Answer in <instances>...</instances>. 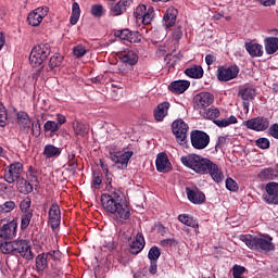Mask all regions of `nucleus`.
Listing matches in <instances>:
<instances>
[{"label": "nucleus", "mask_w": 278, "mask_h": 278, "mask_svg": "<svg viewBox=\"0 0 278 278\" xmlns=\"http://www.w3.org/2000/svg\"><path fill=\"white\" fill-rule=\"evenodd\" d=\"M200 116H203V118H207L208 121H214V118L220 116V111L216 108H210L207 111H200Z\"/></svg>", "instance_id": "obj_34"}, {"label": "nucleus", "mask_w": 278, "mask_h": 278, "mask_svg": "<svg viewBox=\"0 0 278 278\" xmlns=\"http://www.w3.org/2000/svg\"><path fill=\"white\" fill-rule=\"evenodd\" d=\"M214 103V96L210 92H200L193 98V108L194 110H199V114L205 110V108H210Z\"/></svg>", "instance_id": "obj_6"}, {"label": "nucleus", "mask_w": 278, "mask_h": 278, "mask_svg": "<svg viewBox=\"0 0 278 278\" xmlns=\"http://www.w3.org/2000/svg\"><path fill=\"white\" fill-rule=\"evenodd\" d=\"M177 14L179 12L175 8H168L163 16V25L165 29H168V27H173L177 21Z\"/></svg>", "instance_id": "obj_19"}, {"label": "nucleus", "mask_w": 278, "mask_h": 278, "mask_svg": "<svg viewBox=\"0 0 278 278\" xmlns=\"http://www.w3.org/2000/svg\"><path fill=\"white\" fill-rule=\"evenodd\" d=\"M56 119H58V123L56 125H59L60 127H62V125H64L66 123V117L64 115H56Z\"/></svg>", "instance_id": "obj_63"}, {"label": "nucleus", "mask_w": 278, "mask_h": 278, "mask_svg": "<svg viewBox=\"0 0 278 278\" xmlns=\"http://www.w3.org/2000/svg\"><path fill=\"white\" fill-rule=\"evenodd\" d=\"M51 53V47L49 43H40L36 46L29 55V62L31 66H40Z\"/></svg>", "instance_id": "obj_5"}, {"label": "nucleus", "mask_w": 278, "mask_h": 278, "mask_svg": "<svg viewBox=\"0 0 278 278\" xmlns=\"http://www.w3.org/2000/svg\"><path fill=\"white\" fill-rule=\"evenodd\" d=\"M87 51L88 50L83 45H77L73 48V54L75 55V58H84Z\"/></svg>", "instance_id": "obj_46"}, {"label": "nucleus", "mask_w": 278, "mask_h": 278, "mask_svg": "<svg viewBox=\"0 0 278 278\" xmlns=\"http://www.w3.org/2000/svg\"><path fill=\"white\" fill-rule=\"evenodd\" d=\"M29 223H31V213H25L22 216V229H27V227H29Z\"/></svg>", "instance_id": "obj_52"}, {"label": "nucleus", "mask_w": 278, "mask_h": 278, "mask_svg": "<svg viewBox=\"0 0 278 278\" xmlns=\"http://www.w3.org/2000/svg\"><path fill=\"white\" fill-rule=\"evenodd\" d=\"M16 207L15 201H7L3 204H0V214H10Z\"/></svg>", "instance_id": "obj_38"}, {"label": "nucleus", "mask_w": 278, "mask_h": 278, "mask_svg": "<svg viewBox=\"0 0 278 278\" xmlns=\"http://www.w3.org/2000/svg\"><path fill=\"white\" fill-rule=\"evenodd\" d=\"M239 73L240 68H238V66H222L217 70V79L219 81H231V79H236L238 77Z\"/></svg>", "instance_id": "obj_11"}, {"label": "nucleus", "mask_w": 278, "mask_h": 278, "mask_svg": "<svg viewBox=\"0 0 278 278\" xmlns=\"http://www.w3.org/2000/svg\"><path fill=\"white\" fill-rule=\"evenodd\" d=\"M0 250L4 254L13 253V255H21V257L28 262L34 260V252H31V247L26 240H15L12 242L5 241L4 243H1Z\"/></svg>", "instance_id": "obj_3"}, {"label": "nucleus", "mask_w": 278, "mask_h": 278, "mask_svg": "<svg viewBox=\"0 0 278 278\" xmlns=\"http://www.w3.org/2000/svg\"><path fill=\"white\" fill-rule=\"evenodd\" d=\"M47 14H49V8H37L35 11L28 14V25H31V27H38Z\"/></svg>", "instance_id": "obj_12"}, {"label": "nucleus", "mask_w": 278, "mask_h": 278, "mask_svg": "<svg viewBox=\"0 0 278 278\" xmlns=\"http://www.w3.org/2000/svg\"><path fill=\"white\" fill-rule=\"evenodd\" d=\"M261 5H264V8H270V5H275L277 0H256Z\"/></svg>", "instance_id": "obj_59"}, {"label": "nucleus", "mask_w": 278, "mask_h": 278, "mask_svg": "<svg viewBox=\"0 0 278 278\" xmlns=\"http://www.w3.org/2000/svg\"><path fill=\"white\" fill-rule=\"evenodd\" d=\"M242 242L254 251H273L275 244H273V238L270 236L253 237L251 235H244L241 237Z\"/></svg>", "instance_id": "obj_4"}, {"label": "nucleus", "mask_w": 278, "mask_h": 278, "mask_svg": "<svg viewBox=\"0 0 278 278\" xmlns=\"http://www.w3.org/2000/svg\"><path fill=\"white\" fill-rule=\"evenodd\" d=\"M214 123L217 125V127H229V125H236L238 123V118L236 116L231 115L228 118L224 119H216Z\"/></svg>", "instance_id": "obj_36"}, {"label": "nucleus", "mask_w": 278, "mask_h": 278, "mask_svg": "<svg viewBox=\"0 0 278 278\" xmlns=\"http://www.w3.org/2000/svg\"><path fill=\"white\" fill-rule=\"evenodd\" d=\"M168 53V47L166 46H161L156 52L157 55H165Z\"/></svg>", "instance_id": "obj_64"}, {"label": "nucleus", "mask_w": 278, "mask_h": 278, "mask_svg": "<svg viewBox=\"0 0 278 278\" xmlns=\"http://www.w3.org/2000/svg\"><path fill=\"white\" fill-rule=\"evenodd\" d=\"M256 146H258L260 149H268L270 141L267 138H260L256 140Z\"/></svg>", "instance_id": "obj_55"}, {"label": "nucleus", "mask_w": 278, "mask_h": 278, "mask_svg": "<svg viewBox=\"0 0 278 278\" xmlns=\"http://www.w3.org/2000/svg\"><path fill=\"white\" fill-rule=\"evenodd\" d=\"M170 109V103L162 102L154 110V118L159 123H162L164 118L168 115V110Z\"/></svg>", "instance_id": "obj_23"}, {"label": "nucleus", "mask_w": 278, "mask_h": 278, "mask_svg": "<svg viewBox=\"0 0 278 278\" xmlns=\"http://www.w3.org/2000/svg\"><path fill=\"white\" fill-rule=\"evenodd\" d=\"M62 60H64V58L60 54H55V55L51 56V59L49 61L50 68H58V66H60L62 64Z\"/></svg>", "instance_id": "obj_45"}, {"label": "nucleus", "mask_w": 278, "mask_h": 278, "mask_svg": "<svg viewBox=\"0 0 278 278\" xmlns=\"http://www.w3.org/2000/svg\"><path fill=\"white\" fill-rule=\"evenodd\" d=\"M160 255H162V253L157 247H152L148 253V257L152 262H157V260H160Z\"/></svg>", "instance_id": "obj_42"}, {"label": "nucleus", "mask_w": 278, "mask_h": 278, "mask_svg": "<svg viewBox=\"0 0 278 278\" xmlns=\"http://www.w3.org/2000/svg\"><path fill=\"white\" fill-rule=\"evenodd\" d=\"M103 5L101 4H93L91 7V14L92 16H96V18H101V16H103Z\"/></svg>", "instance_id": "obj_48"}, {"label": "nucleus", "mask_w": 278, "mask_h": 278, "mask_svg": "<svg viewBox=\"0 0 278 278\" xmlns=\"http://www.w3.org/2000/svg\"><path fill=\"white\" fill-rule=\"evenodd\" d=\"M156 170H159V173H168V170H170V161H168V156H166V154L161 153L157 155Z\"/></svg>", "instance_id": "obj_25"}, {"label": "nucleus", "mask_w": 278, "mask_h": 278, "mask_svg": "<svg viewBox=\"0 0 278 278\" xmlns=\"http://www.w3.org/2000/svg\"><path fill=\"white\" fill-rule=\"evenodd\" d=\"M191 144L193 149H205L210 144V136L201 130L191 131Z\"/></svg>", "instance_id": "obj_10"}, {"label": "nucleus", "mask_w": 278, "mask_h": 278, "mask_svg": "<svg viewBox=\"0 0 278 278\" xmlns=\"http://www.w3.org/2000/svg\"><path fill=\"white\" fill-rule=\"evenodd\" d=\"M119 60L125 66H134L135 64H138V53L134 50L124 52L121 54Z\"/></svg>", "instance_id": "obj_24"}, {"label": "nucleus", "mask_w": 278, "mask_h": 278, "mask_svg": "<svg viewBox=\"0 0 278 278\" xmlns=\"http://www.w3.org/2000/svg\"><path fill=\"white\" fill-rule=\"evenodd\" d=\"M101 203L103 210L112 214V218L119 224L125 223L131 216V211L119 191L103 193L101 195Z\"/></svg>", "instance_id": "obj_2"}, {"label": "nucleus", "mask_w": 278, "mask_h": 278, "mask_svg": "<svg viewBox=\"0 0 278 278\" xmlns=\"http://www.w3.org/2000/svg\"><path fill=\"white\" fill-rule=\"evenodd\" d=\"M243 125L253 131H266L270 127V121L268 117L258 116L243 122Z\"/></svg>", "instance_id": "obj_8"}, {"label": "nucleus", "mask_w": 278, "mask_h": 278, "mask_svg": "<svg viewBox=\"0 0 278 278\" xmlns=\"http://www.w3.org/2000/svg\"><path fill=\"white\" fill-rule=\"evenodd\" d=\"M275 169L271 167L264 168L258 173V179L269 180L275 179Z\"/></svg>", "instance_id": "obj_37"}, {"label": "nucleus", "mask_w": 278, "mask_h": 278, "mask_svg": "<svg viewBox=\"0 0 278 278\" xmlns=\"http://www.w3.org/2000/svg\"><path fill=\"white\" fill-rule=\"evenodd\" d=\"M17 123L22 129L28 131L29 127H31V119H29V115L25 112L17 113Z\"/></svg>", "instance_id": "obj_30"}, {"label": "nucleus", "mask_w": 278, "mask_h": 278, "mask_svg": "<svg viewBox=\"0 0 278 278\" xmlns=\"http://www.w3.org/2000/svg\"><path fill=\"white\" fill-rule=\"evenodd\" d=\"M182 36H184V30L181 29V26L175 27L172 33L173 40L179 41L181 40Z\"/></svg>", "instance_id": "obj_51"}, {"label": "nucleus", "mask_w": 278, "mask_h": 278, "mask_svg": "<svg viewBox=\"0 0 278 278\" xmlns=\"http://www.w3.org/2000/svg\"><path fill=\"white\" fill-rule=\"evenodd\" d=\"M170 92L174 94H184L188 88H190V81L188 80H175L168 86Z\"/></svg>", "instance_id": "obj_22"}, {"label": "nucleus", "mask_w": 278, "mask_h": 278, "mask_svg": "<svg viewBox=\"0 0 278 278\" xmlns=\"http://www.w3.org/2000/svg\"><path fill=\"white\" fill-rule=\"evenodd\" d=\"M154 11L153 8H149L146 13H143V16L141 17V21L143 25H151V21H153Z\"/></svg>", "instance_id": "obj_40"}, {"label": "nucleus", "mask_w": 278, "mask_h": 278, "mask_svg": "<svg viewBox=\"0 0 278 278\" xmlns=\"http://www.w3.org/2000/svg\"><path fill=\"white\" fill-rule=\"evenodd\" d=\"M29 207H31V199L25 198L21 203H20V210L24 212L25 214L28 213Z\"/></svg>", "instance_id": "obj_50"}, {"label": "nucleus", "mask_w": 278, "mask_h": 278, "mask_svg": "<svg viewBox=\"0 0 278 278\" xmlns=\"http://www.w3.org/2000/svg\"><path fill=\"white\" fill-rule=\"evenodd\" d=\"M17 190L22 194H29L30 192H34V186L29 184L27 180L20 178L17 180Z\"/></svg>", "instance_id": "obj_32"}, {"label": "nucleus", "mask_w": 278, "mask_h": 278, "mask_svg": "<svg viewBox=\"0 0 278 278\" xmlns=\"http://www.w3.org/2000/svg\"><path fill=\"white\" fill-rule=\"evenodd\" d=\"M142 40V35L138 31H130V35L128 37V42H140Z\"/></svg>", "instance_id": "obj_54"}, {"label": "nucleus", "mask_w": 278, "mask_h": 278, "mask_svg": "<svg viewBox=\"0 0 278 278\" xmlns=\"http://www.w3.org/2000/svg\"><path fill=\"white\" fill-rule=\"evenodd\" d=\"M277 186V182H269L265 187L267 193L263 194V200L265 203H268V205H278Z\"/></svg>", "instance_id": "obj_14"}, {"label": "nucleus", "mask_w": 278, "mask_h": 278, "mask_svg": "<svg viewBox=\"0 0 278 278\" xmlns=\"http://www.w3.org/2000/svg\"><path fill=\"white\" fill-rule=\"evenodd\" d=\"M45 131H51L54 134L55 131H60V124L55 123L54 121H48L43 125Z\"/></svg>", "instance_id": "obj_41"}, {"label": "nucleus", "mask_w": 278, "mask_h": 278, "mask_svg": "<svg viewBox=\"0 0 278 278\" xmlns=\"http://www.w3.org/2000/svg\"><path fill=\"white\" fill-rule=\"evenodd\" d=\"M179 223L182 225H187V227H192L193 229H199V223L192 217L187 214H182L178 216Z\"/></svg>", "instance_id": "obj_33"}, {"label": "nucleus", "mask_w": 278, "mask_h": 278, "mask_svg": "<svg viewBox=\"0 0 278 278\" xmlns=\"http://www.w3.org/2000/svg\"><path fill=\"white\" fill-rule=\"evenodd\" d=\"M134 0H119L117 3L112 4L111 7V15L112 16H121L124 12L127 11V8L131 5Z\"/></svg>", "instance_id": "obj_18"}, {"label": "nucleus", "mask_w": 278, "mask_h": 278, "mask_svg": "<svg viewBox=\"0 0 278 278\" xmlns=\"http://www.w3.org/2000/svg\"><path fill=\"white\" fill-rule=\"evenodd\" d=\"M239 97H241L243 101L244 110H249V102L255 99V89L251 87H245L239 90Z\"/></svg>", "instance_id": "obj_20"}, {"label": "nucleus", "mask_w": 278, "mask_h": 278, "mask_svg": "<svg viewBox=\"0 0 278 278\" xmlns=\"http://www.w3.org/2000/svg\"><path fill=\"white\" fill-rule=\"evenodd\" d=\"M80 15H81V10L79 9V3L74 2L72 4V15L70 18L71 25H77Z\"/></svg>", "instance_id": "obj_35"}, {"label": "nucleus", "mask_w": 278, "mask_h": 278, "mask_svg": "<svg viewBox=\"0 0 278 278\" xmlns=\"http://www.w3.org/2000/svg\"><path fill=\"white\" fill-rule=\"evenodd\" d=\"M30 127H31L33 136H36V138H38V136H40V124L38 122L31 123Z\"/></svg>", "instance_id": "obj_57"}, {"label": "nucleus", "mask_w": 278, "mask_h": 278, "mask_svg": "<svg viewBox=\"0 0 278 278\" xmlns=\"http://www.w3.org/2000/svg\"><path fill=\"white\" fill-rule=\"evenodd\" d=\"M73 127L76 136H86L88 134V126L78 121L74 122Z\"/></svg>", "instance_id": "obj_39"}, {"label": "nucleus", "mask_w": 278, "mask_h": 278, "mask_svg": "<svg viewBox=\"0 0 278 278\" xmlns=\"http://www.w3.org/2000/svg\"><path fill=\"white\" fill-rule=\"evenodd\" d=\"M245 49L251 58H262L264 55V47L255 41L247 42Z\"/></svg>", "instance_id": "obj_21"}, {"label": "nucleus", "mask_w": 278, "mask_h": 278, "mask_svg": "<svg viewBox=\"0 0 278 278\" xmlns=\"http://www.w3.org/2000/svg\"><path fill=\"white\" fill-rule=\"evenodd\" d=\"M180 162L198 175H210L215 184L225 181V174L216 163L198 154H188L180 157Z\"/></svg>", "instance_id": "obj_1"}, {"label": "nucleus", "mask_w": 278, "mask_h": 278, "mask_svg": "<svg viewBox=\"0 0 278 278\" xmlns=\"http://www.w3.org/2000/svg\"><path fill=\"white\" fill-rule=\"evenodd\" d=\"M103 182V178H101V176L99 174H93V178H92V186L93 188H99V186H101V184Z\"/></svg>", "instance_id": "obj_56"}, {"label": "nucleus", "mask_w": 278, "mask_h": 278, "mask_svg": "<svg viewBox=\"0 0 278 278\" xmlns=\"http://www.w3.org/2000/svg\"><path fill=\"white\" fill-rule=\"evenodd\" d=\"M35 262L37 273H42L49 267V256H47V253L38 254Z\"/></svg>", "instance_id": "obj_29"}, {"label": "nucleus", "mask_w": 278, "mask_h": 278, "mask_svg": "<svg viewBox=\"0 0 278 278\" xmlns=\"http://www.w3.org/2000/svg\"><path fill=\"white\" fill-rule=\"evenodd\" d=\"M226 188H227V190H230L231 192H236L238 190V184L236 182V180H233L231 178H227L226 179Z\"/></svg>", "instance_id": "obj_53"}, {"label": "nucleus", "mask_w": 278, "mask_h": 278, "mask_svg": "<svg viewBox=\"0 0 278 278\" xmlns=\"http://www.w3.org/2000/svg\"><path fill=\"white\" fill-rule=\"evenodd\" d=\"M8 125V110L3 104H0V127H5Z\"/></svg>", "instance_id": "obj_43"}, {"label": "nucleus", "mask_w": 278, "mask_h": 278, "mask_svg": "<svg viewBox=\"0 0 278 278\" xmlns=\"http://www.w3.org/2000/svg\"><path fill=\"white\" fill-rule=\"evenodd\" d=\"M187 197L191 203H194V205H201L202 203H205V193L199 191L198 189H190L186 188Z\"/></svg>", "instance_id": "obj_17"}, {"label": "nucleus", "mask_w": 278, "mask_h": 278, "mask_svg": "<svg viewBox=\"0 0 278 278\" xmlns=\"http://www.w3.org/2000/svg\"><path fill=\"white\" fill-rule=\"evenodd\" d=\"M269 134L273 136V138H276L278 140V124H274L269 127Z\"/></svg>", "instance_id": "obj_58"}, {"label": "nucleus", "mask_w": 278, "mask_h": 278, "mask_svg": "<svg viewBox=\"0 0 278 278\" xmlns=\"http://www.w3.org/2000/svg\"><path fill=\"white\" fill-rule=\"evenodd\" d=\"M43 155L47 157V160H51L52 157H60V155H62V149L53 144H46L43 148Z\"/></svg>", "instance_id": "obj_28"}, {"label": "nucleus", "mask_w": 278, "mask_h": 278, "mask_svg": "<svg viewBox=\"0 0 278 278\" xmlns=\"http://www.w3.org/2000/svg\"><path fill=\"white\" fill-rule=\"evenodd\" d=\"M62 223V213L60 212V205L52 203L49 210V224L53 229H58Z\"/></svg>", "instance_id": "obj_15"}, {"label": "nucleus", "mask_w": 278, "mask_h": 278, "mask_svg": "<svg viewBox=\"0 0 278 278\" xmlns=\"http://www.w3.org/2000/svg\"><path fill=\"white\" fill-rule=\"evenodd\" d=\"M131 157V153L125 152L124 154L116 155V154H111V160L115 164L118 165V168H127V164H129V160Z\"/></svg>", "instance_id": "obj_27"}, {"label": "nucleus", "mask_w": 278, "mask_h": 278, "mask_svg": "<svg viewBox=\"0 0 278 278\" xmlns=\"http://www.w3.org/2000/svg\"><path fill=\"white\" fill-rule=\"evenodd\" d=\"M23 173V164L20 162L11 164L4 172V181L7 184H14L21 179Z\"/></svg>", "instance_id": "obj_9"}, {"label": "nucleus", "mask_w": 278, "mask_h": 278, "mask_svg": "<svg viewBox=\"0 0 278 278\" xmlns=\"http://www.w3.org/2000/svg\"><path fill=\"white\" fill-rule=\"evenodd\" d=\"M188 77L192 79H201L203 77V67L201 65H193L185 71Z\"/></svg>", "instance_id": "obj_31"}, {"label": "nucleus", "mask_w": 278, "mask_h": 278, "mask_svg": "<svg viewBox=\"0 0 278 278\" xmlns=\"http://www.w3.org/2000/svg\"><path fill=\"white\" fill-rule=\"evenodd\" d=\"M265 51L267 55H273L278 51V37H266L264 39Z\"/></svg>", "instance_id": "obj_26"}, {"label": "nucleus", "mask_w": 278, "mask_h": 278, "mask_svg": "<svg viewBox=\"0 0 278 278\" xmlns=\"http://www.w3.org/2000/svg\"><path fill=\"white\" fill-rule=\"evenodd\" d=\"M149 271L151 275H155L157 273V263H155V261L151 262Z\"/></svg>", "instance_id": "obj_62"}, {"label": "nucleus", "mask_w": 278, "mask_h": 278, "mask_svg": "<svg viewBox=\"0 0 278 278\" xmlns=\"http://www.w3.org/2000/svg\"><path fill=\"white\" fill-rule=\"evenodd\" d=\"M144 249V236L138 232L137 236L129 241V251L131 255H138Z\"/></svg>", "instance_id": "obj_16"}, {"label": "nucleus", "mask_w": 278, "mask_h": 278, "mask_svg": "<svg viewBox=\"0 0 278 278\" xmlns=\"http://www.w3.org/2000/svg\"><path fill=\"white\" fill-rule=\"evenodd\" d=\"M172 131L178 140L184 142L188 138V124L184 119H176L172 124Z\"/></svg>", "instance_id": "obj_13"}, {"label": "nucleus", "mask_w": 278, "mask_h": 278, "mask_svg": "<svg viewBox=\"0 0 278 278\" xmlns=\"http://www.w3.org/2000/svg\"><path fill=\"white\" fill-rule=\"evenodd\" d=\"M130 34H131V30H129V29H124V30H122V31L119 33V38H121L122 40H129Z\"/></svg>", "instance_id": "obj_60"}, {"label": "nucleus", "mask_w": 278, "mask_h": 278, "mask_svg": "<svg viewBox=\"0 0 278 278\" xmlns=\"http://www.w3.org/2000/svg\"><path fill=\"white\" fill-rule=\"evenodd\" d=\"M146 13H147V7L144 4L139 5L134 12L135 18L141 21Z\"/></svg>", "instance_id": "obj_49"}, {"label": "nucleus", "mask_w": 278, "mask_h": 278, "mask_svg": "<svg viewBox=\"0 0 278 278\" xmlns=\"http://www.w3.org/2000/svg\"><path fill=\"white\" fill-rule=\"evenodd\" d=\"M205 62H206L207 66H212V64H214V62H216V56H214L213 54H207L205 56Z\"/></svg>", "instance_id": "obj_61"}, {"label": "nucleus", "mask_w": 278, "mask_h": 278, "mask_svg": "<svg viewBox=\"0 0 278 278\" xmlns=\"http://www.w3.org/2000/svg\"><path fill=\"white\" fill-rule=\"evenodd\" d=\"M247 273V267L240 265H233L232 267V277L240 278Z\"/></svg>", "instance_id": "obj_47"}, {"label": "nucleus", "mask_w": 278, "mask_h": 278, "mask_svg": "<svg viewBox=\"0 0 278 278\" xmlns=\"http://www.w3.org/2000/svg\"><path fill=\"white\" fill-rule=\"evenodd\" d=\"M5 220L0 222V248L3 240H12L16 238V223L14 220L3 224Z\"/></svg>", "instance_id": "obj_7"}, {"label": "nucleus", "mask_w": 278, "mask_h": 278, "mask_svg": "<svg viewBox=\"0 0 278 278\" xmlns=\"http://www.w3.org/2000/svg\"><path fill=\"white\" fill-rule=\"evenodd\" d=\"M46 255L48 256L49 262H51V260L53 262H60L62 260V252H60V250H52L47 252Z\"/></svg>", "instance_id": "obj_44"}]
</instances>
